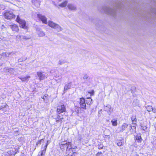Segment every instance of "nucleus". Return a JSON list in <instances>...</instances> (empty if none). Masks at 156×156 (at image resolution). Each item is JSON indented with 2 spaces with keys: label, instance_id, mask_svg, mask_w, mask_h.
<instances>
[{
  "label": "nucleus",
  "instance_id": "obj_1",
  "mask_svg": "<svg viewBox=\"0 0 156 156\" xmlns=\"http://www.w3.org/2000/svg\"><path fill=\"white\" fill-rule=\"evenodd\" d=\"M131 120L132 122V125L130 126L131 129L130 131L131 133H133L136 130L137 122L136 116L135 115H132L131 117Z\"/></svg>",
  "mask_w": 156,
  "mask_h": 156
},
{
  "label": "nucleus",
  "instance_id": "obj_2",
  "mask_svg": "<svg viewBox=\"0 0 156 156\" xmlns=\"http://www.w3.org/2000/svg\"><path fill=\"white\" fill-rule=\"evenodd\" d=\"M71 144V142H67L66 140L61 142L59 144L60 149L62 151L66 150V151L67 149H68L69 147H70Z\"/></svg>",
  "mask_w": 156,
  "mask_h": 156
},
{
  "label": "nucleus",
  "instance_id": "obj_3",
  "mask_svg": "<svg viewBox=\"0 0 156 156\" xmlns=\"http://www.w3.org/2000/svg\"><path fill=\"white\" fill-rule=\"evenodd\" d=\"M103 11L106 13L110 14L112 16H115L116 13V11L115 9H112L108 7H105L103 8Z\"/></svg>",
  "mask_w": 156,
  "mask_h": 156
},
{
  "label": "nucleus",
  "instance_id": "obj_4",
  "mask_svg": "<svg viewBox=\"0 0 156 156\" xmlns=\"http://www.w3.org/2000/svg\"><path fill=\"white\" fill-rule=\"evenodd\" d=\"M76 148V146L75 147V148H72L71 144L70 145V147H69L68 149H67L66 154L69 156H76L77 153H76V150L75 149Z\"/></svg>",
  "mask_w": 156,
  "mask_h": 156
},
{
  "label": "nucleus",
  "instance_id": "obj_5",
  "mask_svg": "<svg viewBox=\"0 0 156 156\" xmlns=\"http://www.w3.org/2000/svg\"><path fill=\"white\" fill-rule=\"evenodd\" d=\"M48 25L53 28L56 29L58 31H61L62 28L58 25L54 23L52 21H49L48 22Z\"/></svg>",
  "mask_w": 156,
  "mask_h": 156
},
{
  "label": "nucleus",
  "instance_id": "obj_6",
  "mask_svg": "<svg viewBox=\"0 0 156 156\" xmlns=\"http://www.w3.org/2000/svg\"><path fill=\"white\" fill-rule=\"evenodd\" d=\"M5 18L8 20H11L15 17V15L11 11H7L4 14Z\"/></svg>",
  "mask_w": 156,
  "mask_h": 156
},
{
  "label": "nucleus",
  "instance_id": "obj_7",
  "mask_svg": "<svg viewBox=\"0 0 156 156\" xmlns=\"http://www.w3.org/2000/svg\"><path fill=\"white\" fill-rule=\"evenodd\" d=\"M16 20L20 23V26L22 28L24 29L27 28V26H26V21L24 20L20 19L18 15L17 16Z\"/></svg>",
  "mask_w": 156,
  "mask_h": 156
},
{
  "label": "nucleus",
  "instance_id": "obj_8",
  "mask_svg": "<svg viewBox=\"0 0 156 156\" xmlns=\"http://www.w3.org/2000/svg\"><path fill=\"white\" fill-rule=\"evenodd\" d=\"M37 16L39 20H40L43 23L47 24V18L44 16L40 14H37Z\"/></svg>",
  "mask_w": 156,
  "mask_h": 156
},
{
  "label": "nucleus",
  "instance_id": "obj_9",
  "mask_svg": "<svg viewBox=\"0 0 156 156\" xmlns=\"http://www.w3.org/2000/svg\"><path fill=\"white\" fill-rule=\"evenodd\" d=\"M37 75L39 77L40 80H44L45 78H47L46 75L44 72L42 71H39L37 72Z\"/></svg>",
  "mask_w": 156,
  "mask_h": 156
},
{
  "label": "nucleus",
  "instance_id": "obj_10",
  "mask_svg": "<svg viewBox=\"0 0 156 156\" xmlns=\"http://www.w3.org/2000/svg\"><path fill=\"white\" fill-rule=\"evenodd\" d=\"M66 108L64 105H61L57 107V111L58 114L61 113L66 111Z\"/></svg>",
  "mask_w": 156,
  "mask_h": 156
},
{
  "label": "nucleus",
  "instance_id": "obj_11",
  "mask_svg": "<svg viewBox=\"0 0 156 156\" xmlns=\"http://www.w3.org/2000/svg\"><path fill=\"white\" fill-rule=\"evenodd\" d=\"M86 101L83 98H80V107L83 109H86Z\"/></svg>",
  "mask_w": 156,
  "mask_h": 156
},
{
  "label": "nucleus",
  "instance_id": "obj_12",
  "mask_svg": "<svg viewBox=\"0 0 156 156\" xmlns=\"http://www.w3.org/2000/svg\"><path fill=\"white\" fill-rule=\"evenodd\" d=\"M37 33L39 37H43L45 35V33L42 31L40 28H37L36 29Z\"/></svg>",
  "mask_w": 156,
  "mask_h": 156
},
{
  "label": "nucleus",
  "instance_id": "obj_13",
  "mask_svg": "<svg viewBox=\"0 0 156 156\" xmlns=\"http://www.w3.org/2000/svg\"><path fill=\"white\" fill-rule=\"evenodd\" d=\"M104 110L106 111L108 114L109 115L112 112V109H111V106L110 105H108L107 106L105 107L104 108Z\"/></svg>",
  "mask_w": 156,
  "mask_h": 156
},
{
  "label": "nucleus",
  "instance_id": "obj_14",
  "mask_svg": "<svg viewBox=\"0 0 156 156\" xmlns=\"http://www.w3.org/2000/svg\"><path fill=\"white\" fill-rule=\"evenodd\" d=\"M18 78L22 80V82H27L30 78V76L27 75L24 77H19Z\"/></svg>",
  "mask_w": 156,
  "mask_h": 156
},
{
  "label": "nucleus",
  "instance_id": "obj_15",
  "mask_svg": "<svg viewBox=\"0 0 156 156\" xmlns=\"http://www.w3.org/2000/svg\"><path fill=\"white\" fill-rule=\"evenodd\" d=\"M10 27L11 28L12 30L15 31L17 32H18L19 31V29L18 27L16 24H13L12 25H10Z\"/></svg>",
  "mask_w": 156,
  "mask_h": 156
},
{
  "label": "nucleus",
  "instance_id": "obj_16",
  "mask_svg": "<svg viewBox=\"0 0 156 156\" xmlns=\"http://www.w3.org/2000/svg\"><path fill=\"white\" fill-rule=\"evenodd\" d=\"M32 3L37 7H38L40 5V0H32Z\"/></svg>",
  "mask_w": 156,
  "mask_h": 156
},
{
  "label": "nucleus",
  "instance_id": "obj_17",
  "mask_svg": "<svg viewBox=\"0 0 156 156\" xmlns=\"http://www.w3.org/2000/svg\"><path fill=\"white\" fill-rule=\"evenodd\" d=\"M71 83L69 82L65 84L64 87V91H66L67 90L71 88Z\"/></svg>",
  "mask_w": 156,
  "mask_h": 156
},
{
  "label": "nucleus",
  "instance_id": "obj_18",
  "mask_svg": "<svg viewBox=\"0 0 156 156\" xmlns=\"http://www.w3.org/2000/svg\"><path fill=\"white\" fill-rule=\"evenodd\" d=\"M67 7L69 9L71 10H75L76 9V7L71 4H69Z\"/></svg>",
  "mask_w": 156,
  "mask_h": 156
},
{
  "label": "nucleus",
  "instance_id": "obj_19",
  "mask_svg": "<svg viewBox=\"0 0 156 156\" xmlns=\"http://www.w3.org/2000/svg\"><path fill=\"white\" fill-rule=\"evenodd\" d=\"M128 125L126 123H124L121 126V131H123L128 127Z\"/></svg>",
  "mask_w": 156,
  "mask_h": 156
},
{
  "label": "nucleus",
  "instance_id": "obj_20",
  "mask_svg": "<svg viewBox=\"0 0 156 156\" xmlns=\"http://www.w3.org/2000/svg\"><path fill=\"white\" fill-rule=\"evenodd\" d=\"M7 54L9 55L11 54V53H7ZM7 54L5 53H3L1 54H0V59H4V58L6 57Z\"/></svg>",
  "mask_w": 156,
  "mask_h": 156
},
{
  "label": "nucleus",
  "instance_id": "obj_21",
  "mask_svg": "<svg viewBox=\"0 0 156 156\" xmlns=\"http://www.w3.org/2000/svg\"><path fill=\"white\" fill-rule=\"evenodd\" d=\"M63 117L62 116L58 115L57 117L55 119V121L57 122H58L62 121Z\"/></svg>",
  "mask_w": 156,
  "mask_h": 156
},
{
  "label": "nucleus",
  "instance_id": "obj_22",
  "mask_svg": "<svg viewBox=\"0 0 156 156\" xmlns=\"http://www.w3.org/2000/svg\"><path fill=\"white\" fill-rule=\"evenodd\" d=\"M140 126L141 129L143 131H145L146 130L147 128V127L146 125L141 124Z\"/></svg>",
  "mask_w": 156,
  "mask_h": 156
},
{
  "label": "nucleus",
  "instance_id": "obj_23",
  "mask_svg": "<svg viewBox=\"0 0 156 156\" xmlns=\"http://www.w3.org/2000/svg\"><path fill=\"white\" fill-rule=\"evenodd\" d=\"M111 122L113 126H115L117 125V120L115 119H113L112 120Z\"/></svg>",
  "mask_w": 156,
  "mask_h": 156
},
{
  "label": "nucleus",
  "instance_id": "obj_24",
  "mask_svg": "<svg viewBox=\"0 0 156 156\" xmlns=\"http://www.w3.org/2000/svg\"><path fill=\"white\" fill-rule=\"evenodd\" d=\"M124 144V140H121L117 143V145L119 146H121L123 145Z\"/></svg>",
  "mask_w": 156,
  "mask_h": 156
},
{
  "label": "nucleus",
  "instance_id": "obj_25",
  "mask_svg": "<svg viewBox=\"0 0 156 156\" xmlns=\"http://www.w3.org/2000/svg\"><path fill=\"white\" fill-rule=\"evenodd\" d=\"M45 152V151L44 150H43L39 152L38 155L37 156H43L44 155Z\"/></svg>",
  "mask_w": 156,
  "mask_h": 156
},
{
  "label": "nucleus",
  "instance_id": "obj_26",
  "mask_svg": "<svg viewBox=\"0 0 156 156\" xmlns=\"http://www.w3.org/2000/svg\"><path fill=\"white\" fill-rule=\"evenodd\" d=\"M67 2L66 1H65L64 2L60 4L59 5V6H60L62 7H64L66 6L67 4Z\"/></svg>",
  "mask_w": 156,
  "mask_h": 156
},
{
  "label": "nucleus",
  "instance_id": "obj_27",
  "mask_svg": "<svg viewBox=\"0 0 156 156\" xmlns=\"http://www.w3.org/2000/svg\"><path fill=\"white\" fill-rule=\"evenodd\" d=\"M88 100H86V103L87 104H90L91 103L92 100L90 98H87Z\"/></svg>",
  "mask_w": 156,
  "mask_h": 156
},
{
  "label": "nucleus",
  "instance_id": "obj_28",
  "mask_svg": "<svg viewBox=\"0 0 156 156\" xmlns=\"http://www.w3.org/2000/svg\"><path fill=\"white\" fill-rule=\"evenodd\" d=\"M15 70L14 69L12 68H9V73L10 74H13L14 73Z\"/></svg>",
  "mask_w": 156,
  "mask_h": 156
},
{
  "label": "nucleus",
  "instance_id": "obj_29",
  "mask_svg": "<svg viewBox=\"0 0 156 156\" xmlns=\"http://www.w3.org/2000/svg\"><path fill=\"white\" fill-rule=\"evenodd\" d=\"M147 110L148 112H150L153 110V108L151 106H149L147 108Z\"/></svg>",
  "mask_w": 156,
  "mask_h": 156
},
{
  "label": "nucleus",
  "instance_id": "obj_30",
  "mask_svg": "<svg viewBox=\"0 0 156 156\" xmlns=\"http://www.w3.org/2000/svg\"><path fill=\"white\" fill-rule=\"evenodd\" d=\"M22 37L23 39L26 40L30 38V37L25 35L22 36Z\"/></svg>",
  "mask_w": 156,
  "mask_h": 156
},
{
  "label": "nucleus",
  "instance_id": "obj_31",
  "mask_svg": "<svg viewBox=\"0 0 156 156\" xmlns=\"http://www.w3.org/2000/svg\"><path fill=\"white\" fill-rule=\"evenodd\" d=\"M43 141V139H41L40 140H39L36 143V145L37 146H38V145H40L41 143V142Z\"/></svg>",
  "mask_w": 156,
  "mask_h": 156
},
{
  "label": "nucleus",
  "instance_id": "obj_32",
  "mask_svg": "<svg viewBox=\"0 0 156 156\" xmlns=\"http://www.w3.org/2000/svg\"><path fill=\"white\" fill-rule=\"evenodd\" d=\"M48 141H49L48 140H47V143L46 144V145L44 146V148H43V150H45V151H46L47 147L48 145Z\"/></svg>",
  "mask_w": 156,
  "mask_h": 156
},
{
  "label": "nucleus",
  "instance_id": "obj_33",
  "mask_svg": "<svg viewBox=\"0 0 156 156\" xmlns=\"http://www.w3.org/2000/svg\"><path fill=\"white\" fill-rule=\"evenodd\" d=\"M22 37V36H21L20 35H17L16 37V40H20L21 37Z\"/></svg>",
  "mask_w": 156,
  "mask_h": 156
},
{
  "label": "nucleus",
  "instance_id": "obj_34",
  "mask_svg": "<svg viewBox=\"0 0 156 156\" xmlns=\"http://www.w3.org/2000/svg\"><path fill=\"white\" fill-rule=\"evenodd\" d=\"M9 68H5L4 69V71L5 72L7 73H9Z\"/></svg>",
  "mask_w": 156,
  "mask_h": 156
},
{
  "label": "nucleus",
  "instance_id": "obj_35",
  "mask_svg": "<svg viewBox=\"0 0 156 156\" xmlns=\"http://www.w3.org/2000/svg\"><path fill=\"white\" fill-rule=\"evenodd\" d=\"M88 92L91 95H93L94 94V91L93 90H91L90 91Z\"/></svg>",
  "mask_w": 156,
  "mask_h": 156
},
{
  "label": "nucleus",
  "instance_id": "obj_36",
  "mask_svg": "<svg viewBox=\"0 0 156 156\" xmlns=\"http://www.w3.org/2000/svg\"><path fill=\"white\" fill-rule=\"evenodd\" d=\"M103 147V146L102 144H100L98 145V148L99 149H102Z\"/></svg>",
  "mask_w": 156,
  "mask_h": 156
},
{
  "label": "nucleus",
  "instance_id": "obj_37",
  "mask_svg": "<svg viewBox=\"0 0 156 156\" xmlns=\"http://www.w3.org/2000/svg\"><path fill=\"white\" fill-rule=\"evenodd\" d=\"M5 9V7L4 5H0V9L4 10Z\"/></svg>",
  "mask_w": 156,
  "mask_h": 156
},
{
  "label": "nucleus",
  "instance_id": "obj_38",
  "mask_svg": "<svg viewBox=\"0 0 156 156\" xmlns=\"http://www.w3.org/2000/svg\"><path fill=\"white\" fill-rule=\"evenodd\" d=\"M102 154L101 152H98L97 154V156H102Z\"/></svg>",
  "mask_w": 156,
  "mask_h": 156
},
{
  "label": "nucleus",
  "instance_id": "obj_39",
  "mask_svg": "<svg viewBox=\"0 0 156 156\" xmlns=\"http://www.w3.org/2000/svg\"><path fill=\"white\" fill-rule=\"evenodd\" d=\"M88 78V76L87 75H85L83 77V79H87Z\"/></svg>",
  "mask_w": 156,
  "mask_h": 156
},
{
  "label": "nucleus",
  "instance_id": "obj_40",
  "mask_svg": "<svg viewBox=\"0 0 156 156\" xmlns=\"http://www.w3.org/2000/svg\"><path fill=\"white\" fill-rule=\"evenodd\" d=\"M136 138L137 140H140L141 139V137L140 136H139L136 137Z\"/></svg>",
  "mask_w": 156,
  "mask_h": 156
},
{
  "label": "nucleus",
  "instance_id": "obj_41",
  "mask_svg": "<svg viewBox=\"0 0 156 156\" xmlns=\"http://www.w3.org/2000/svg\"><path fill=\"white\" fill-rule=\"evenodd\" d=\"M78 136H79L78 139L80 140L82 139V138L81 136V135H80V134L78 135Z\"/></svg>",
  "mask_w": 156,
  "mask_h": 156
},
{
  "label": "nucleus",
  "instance_id": "obj_42",
  "mask_svg": "<svg viewBox=\"0 0 156 156\" xmlns=\"http://www.w3.org/2000/svg\"><path fill=\"white\" fill-rule=\"evenodd\" d=\"M25 59H24L23 60V59H22L21 58H20L18 59V61L19 62H21L23 61H24Z\"/></svg>",
  "mask_w": 156,
  "mask_h": 156
},
{
  "label": "nucleus",
  "instance_id": "obj_43",
  "mask_svg": "<svg viewBox=\"0 0 156 156\" xmlns=\"http://www.w3.org/2000/svg\"><path fill=\"white\" fill-rule=\"evenodd\" d=\"M43 99H44V100H45L46 99V96H43Z\"/></svg>",
  "mask_w": 156,
  "mask_h": 156
},
{
  "label": "nucleus",
  "instance_id": "obj_44",
  "mask_svg": "<svg viewBox=\"0 0 156 156\" xmlns=\"http://www.w3.org/2000/svg\"><path fill=\"white\" fill-rule=\"evenodd\" d=\"M152 111H153L154 113H156V110L155 109H154L153 108V110H152Z\"/></svg>",
  "mask_w": 156,
  "mask_h": 156
},
{
  "label": "nucleus",
  "instance_id": "obj_45",
  "mask_svg": "<svg viewBox=\"0 0 156 156\" xmlns=\"http://www.w3.org/2000/svg\"><path fill=\"white\" fill-rule=\"evenodd\" d=\"M120 5H118L117 6V8H119L120 6Z\"/></svg>",
  "mask_w": 156,
  "mask_h": 156
},
{
  "label": "nucleus",
  "instance_id": "obj_46",
  "mask_svg": "<svg viewBox=\"0 0 156 156\" xmlns=\"http://www.w3.org/2000/svg\"><path fill=\"white\" fill-rule=\"evenodd\" d=\"M44 96H46V97L47 96H48V95L47 94H45V95H44Z\"/></svg>",
  "mask_w": 156,
  "mask_h": 156
},
{
  "label": "nucleus",
  "instance_id": "obj_47",
  "mask_svg": "<svg viewBox=\"0 0 156 156\" xmlns=\"http://www.w3.org/2000/svg\"><path fill=\"white\" fill-rule=\"evenodd\" d=\"M105 79H106V80H108V79H109V78H107V77H106V78H105Z\"/></svg>",
  "mask_w": 156,
  "mask_h": 156
},
{
  "label": "nucleus",
  "instance_id": "obj_48",
  "mask_svg": "<svg viewBox=\"0 0 156 156\" xmlns=\"http://www.w3.org/2000/svg\"><path fill=\"white\" fill-rule=\"evenodd\" d=\"M139 156L138 155L136 154V156Z\"/></svg>",
  "mask_w": 156,
  "mask_h": 156
},
{
  "label": "nucleus",
  "instance_id": "obj_49",
  "mask_svg": "<svg viewBox=\"0 0 156 156\" xmlns=\"http://www.w3.org/2000/svg\"><path fill=\"white\" fill-rule=\"evenodd\" d=\"M155 127H156V124L155 125Z\"/></svg>",
  "mask_w": 156,
  "mask_h": 156
},
{
  "label": "nucleus",
  "instance_id": "obj_50",
  "mask_svg": "<svg viewBox=\"0 0 156 156\" xmlns=\"http://www.w3.org/2000/svg\"><path fill=\"white\" fill-rule=\"evenodd\" d=\"M2 65V64H1H1H0V66Z\"/></svg>",
  "mask_w": 156,
  "mask_h": 156
},
{
  "label": "nucleus",
  "instance_id": "obj_51",
  "mask_svg": "<svg viewBox=\"0 0 156 156\" xmlns=\"http://www.w3.org/2000/svg\"><path fill=\"white\" fill-rule=\"evenodd\" d=\"M58 0V1H61V0Z\"/></svg>",
  "mask_w": 156,
  "mask_h": 156
}]
</instances>
